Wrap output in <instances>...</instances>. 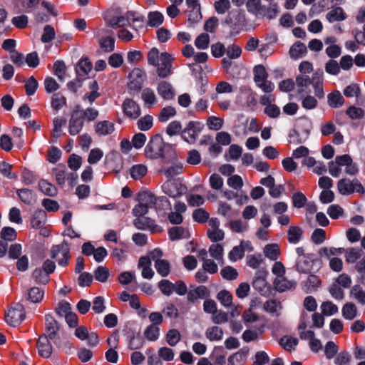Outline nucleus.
Here are the masks:
<instances>
[{
	"label": "nucleus",
	"instance_id": "48",
	"mask_svg": "<svg viewBox=\"0 0 365 365\" xmlns=\"http://www.w3.org/2000/svg\"><path fill=\"white\" fill-rule=\"evenodd\" d=\"M345 249L342 247H323L319 250V254L321 257L329 258L331 256H335L344 253Z\"/></svg>",
	"mask_w": 365,
	"mask_h": 365
},
{
	"label": "nucleus",
	"instance_id": "39",
	"mask_svg": "<svg viewBox=\"0 0 365 365\" xmlns=\"http://www.w3.org/2000/svg\"><path fill=\"white\" fill-rule=\"evenodd\" d=\"M302 230L297 226L290 227L287 232V239L289 242L292 244L297 243L302 236Z\"/></svg>",
	"mask_w": 365,
	"mask_h": 365
},
{
	"label": "nucleus",
	"instance_id": "47",
	"mask_svg": "<svg viewBox=\"0 0 365 365\" xmlns=\"http://www.w3.org/2000/svg\"><path fill=\"white\" fill-rule=\"evenodd\" d=\"M176 115V110L172 106H166L161 109L158 115V120L161 123L167 122L170 118Z\"/></svg>",
	"mask_w": 365,
	"mask_h": 365
},
{
	"label": "nucleus",
	"instance_id": "30",
	"mask_svg": "<svg viewBox=\"0 0 365 365\" xmlns=\"http://www.w3.org/2000/svg\"><path fill=\"white\" fill-rule=\"evenodd\" d=\"M329 22L344 21L346 19V14L341 7H336L330 10L326 15Z\"/></svg>",
	"mask_w": 365,
	"mask_h": 365
},
{
	"label": "nucleus",
	"instance_id": "60",
	"mask_svg": "<svg viewBox=\"0 0 365 365\" xmlns=\"http://www.w3.org/2000/svg\"><path fill=\"white\" fill-rule=\"evenodd\" d=\"M210 43V36L207 34L202 33L200 35H199L195 41V45L198 49H206L208 48Z\"/></svg>",
	"mask_w": 365,
	"mask_h": 365
},
{
	"label": "nucleus",
	"instance_id": "61",
	"mask_svg": "<svg viewBox=\"0 0 365 365\" xmlns=\"http://www.w3.org/2000/svg\"><path fill=\"white\" fill-rule=\"evenodd\" d=\"M54 73L58 78L63 81L66 71V66L63 61H57L53 64Z\"/></svg>",
	"mask_w": 365,
	"mask_h": 365
},
{
	"label": "nucleus",
	"instance_id": "54",
	"mask_svg": "<svg viewBox=\"0 0 365 365\" xmlns=\"http://www.w3.org/2000/svg\"><path fill=\"white\" fill-rule=\"evenodd\" d=\"M144 335L149 341H156L159 338L160 329L158 326L149 325L144 331Z\"/></svg>",
	"mask_w": 365,
	"mask_h": 365
},
{
	"label": "nucleus",
	"instance_id": "34",
	"mask_svg": "<svg viewBox=\"0 0 365 365\" xmlns=\"http://www.w3.org/2000/svg\"><path fill=\"white\" fill-rule=\"evenodd\" d=\"M141 98L145 105L148 108L156 104L158 102V99L154 91L150 88L143 89L141 92Z\"/></svg>",
	"mask_w": 365,
	"mask_h": 365
},
{
	"label": "nucleus",
	"instance_id": "33",
	"mask_svg": "<svg viewBox=\"0 0 365 365\" xmlns=\"http://www.w3.org/2000/svg\"><path fill=\"white\" fill-rule=\"evenodd\" d=\"M327 101L331 108H337L344 105V98L339 91H335L327 96Z\"/></svg>",
	"mask_w": 365,
	"mask_h": 365
},
{
	"label": "nucleus",
	"instance_id": "19",
	"mask_svg": "<svg viewBox=\"0 0 365 365\" xmlns=\"http://www.w3.org/2000/svg\"><path fill=\"white\" fill-rule=\"evenodd\" d=\"M45 329L47 333L46 336L51 339H53L56 337L60 329L58 322L50 314L45 315Z\"/></svg>",
	"mask_w": 365,
	"mask_h": 365
},
{
	"label": "nucleus",
	"instance_id": "31",
	"mask_svg": "<svg viewBox=\"0 0 365 365\" xmlns=\"http://www.w3.org/2000/svg\"><path fill=\"white\" fill-rule=\"evenodd\" d=\"M205 334L206 338L211 341H220L223 338L224 331L221 327L212 326L206 329Z\"/></svg>",
	"mask_w": 365,
	"mask_h": 365
},
{
	"label": "nucleus",
	"instance_id": "59",
	"mask_svg": "<svg viewBox=\"0 0 365 365\" xmlns=\"http://www.w3.org/2000/svg\"><path fill=\"white\" fill-rule=\"evenodd\" d=\"M66 103V98L61 93H55L52 96L51 106L56 110H58L62 108Z\"/></svg>",
	"mask_w": 365,
	"mask_h": 365
},
{
	"label": "nucleus",
	"instance_id": "42",
	"mask_svg": "<svg viewBox=\"0 0 365 365\" xmlns=\"http://www.w3.org/2000/svg\"><path fill=\"white\" fill-rule=\"evenodd\" d=\"M44 296V291L38 287L31 288L27 294V299L33 303L40 302Z\"/></svg>",
	"mask_w": 365,
	"mask_h": 365
},
{
	"label": "nucleus",
	"instance_id": "17",
	"mask_svg": "<svg viewBox=\"0 0 365 365\" xmlns=\"http://www.w3.org/2000/svg\"><path fill=\"white\" fill-rule=\"evenodd\" d=\"M313 255L297 258L296 261V269L300 273H309L312 269L315 262Z\"/></svg>",
	"mask_w": 365,
	"mask_h": 365
},
{
	"label": "nucleus",
	"instance_id": "22",
	"mask_svg": "<svg viewBox=\"0 0 365 365\" xmlns=\"http://www.w3.org/2000/svg\"><path fill=\"white\" fill-rule=\"evenodd\" d=\"M137 200L150 209L156 204L157 197L150 192L143 191L138 193Z\"/></svg>",
	"mask_w": 365,
	"mask_h": 365
},
{
	"label": "nucleus",
	"instance_id": "3",
	"mask_svg": "<svg viewBox=\"0 0 365 365\" xmlns=\"http://www.w3.org/2000/svg\"><path fill=\"white\" fill-rule=\"evenodd\" d=\"M337 189L339 192L343 195H348L354 192L364 193V189L357 179L351 180L348 178H342L337 182Z\"/></svg>",
	"mask_w": 365,
	"mask_h": 365
},
{
	"label": "nucleus",
	"instance_id": "5",
	"mask_svg": "<svg viewBox=\"0 0 365 365\" xmlns=\"http://www.w3.org/2000/svg\"><path fill=\"white\" fill-rule=\"evenodd\" d=\"M6 322L13 327L20 324L25 319L24 307L21 304H16L14 307L9 309L6 314Z\"/></svg>",
	"mask_w": 365,
	"mask_h": 365
},
{
	"label": "nucleus",
	"instance_id": "32",
	"mask_svg": "<svg viewBox=\"0 0 365 365\" xmlns=\"http://www.w3.org/2000/svg\"><path fill=\"white\" fill-rule=\"evenodd\" d=\"M279 14V6L277 3L269 4L268 6L263 8L260 18H267L269 20L275 19Z\"/></svg>",
	"mask_w": 365,
	"mask_h": 365
},
{
	"label": "nucleus",
	"instance_id": "18",
	"mask_svg": "<svg viewBox=\"0 0 365 365\" xmlns=\"http://www.w3.org/2000/svg\"><path fill=\"white\" fill-rule=\"evenodd\" d=\"M273 284L274 289L279 292H284L294 290L297 287V282L294 280H289L284 276L275 278Z\"/></svg>",
	"mask_w": 365,
	"mask_h": 365
},
{
	"label": "nucleus",
	"instance_id": "25",
	"mask_svg": "<svg viewBox=\"0 0 365 365\" xmlns=\"http://www.w3.org/2000/svg\"><path fill=\"white\" fill-rule=\"evenodd\" d=\"M46 213L40 209L34 212L31 219V225L33 228L41 229L46 223Z\"/></svg>",
	"mask_w": 365,
	"mask_h": 365
},
{
	"label": "nucleus",
	"instance_id": "10",
	"mask_svg": "<svg viewBox=\"0 0 365 365\" xmlns=\"http://www.w3.org/2000/svg\"><path fill=\"white\" fill-rule=\"evenodd\" d=\"M158 75L165 78L171 73V58L169 53L165 52L160 54V61L157 64Z\"/></svg>",
	"mask_w": 365,
	"mask_h": 365
},
{
	"label": "nucleus",
	"instance_id": "28",
	"mask_svg": "<svg viewBox=\"0 0 365 365\" xmlns=\"http://www.w3.org/2000/svg\"><path fill=\"white\" fill-rule=\"evenodd\" d=\"M246 8L249 13L253 14L256 18H260L264 6L262 4L261 0H247Z\"/></svg>",
	"mask_w": 365,
	"mask_h": 365
},
{
	"label": "nucleus",
	"instance_id": "62",
	"mask_svg": "<svg viewBox=\"0 0 365 365\" xmlns=\"http://www.w3.org/2000/svg\"><path fill=\"white\" fill-rule=\"evenodd\" d=\"M216 12L219 14H225L231 7L230 0H218L214 4Z\"/></svg>",
	"mask_w": 365,
	"mask_h": 365
},
{
	"label": "nucleus",
	"instance_id": "53",
	"mask_svg": "<svg viewBox=\"0 0 365 365\" xmlns=\"http://www.w3.org/2000/svg\"><path fill=\"white\" fill-rule=\"evenodd\" d=\"M253 75L255 83L257 81H262V80H264L269 76L265 67L262 65H257L254 67Z\"/></svg>",
	"mask_w": 365,
	"mask_h": 365
},
{
	"label": "nucleus",
	"instance_id": "9",
	"mask_svg": "<svg viewBox=\"0 0 365 365\" xmlns=\"http://www.w3.org/2000/svg\"><path fill=\"white\" fill-rule=\"evenodd\" d=\"M78 108L79 106H77L72 112L69 120L68 132L72 135L78 134L83 126V115Z\"/></svg>",
	"mask_w": 365,
	"mask_h": 365
},
{
	"label": "nucleus",
	"instance_id": "24",
	"mask_svg": "<svg viewBox=\"0 0 365 365\" xmlns=\"http://www.w3.org/2000/svg\"><path fill=\"white\" fill-rule=\"evenodd\" d=\"M158 94L165 100H171L175 96V91L170 83L166 81L160 82L157 88Z\"/></svg>",
	"mask_w": 365,
	"mask_h": 365
},
{
	"label": "nucleus",
	"instance_id": "51",
	"mask_svg": "<svg viewBox=\"0 0 365 365\" xmlns=\"http://www.w3.org/2000/svg\"><path fill=\"white\" fill-rule=\"evenodd\" d=\"M180 333L175 329L169 330L165 336L167 343L171 346H175L180 341Z\"/></svg>",
	"mask_w": 365,
	"mask_h": 365
},
{
	"label": "nucleus",
	"instance_id": "20",
	"mask_svg": "<svg viewBox=\"0 0 365 365\" xmlns=\"http://www.w3.org/2000/svg\"><path fill=\"white\" fill-rule=\"evenodd\" d=\"M324 74L322 71H317L312 78V85L314 89L315 96L319 99L324 98L323 91Z\"/></svg>",
	"mask_w": 365,
	"mask_h": 365
},
{
	"label": "nucleus",
	"instance_id": "40",
	"mask_svg": "<svg viewBox=\"0 0 365 365\" xmlns=\"http://www.w3.org/2000/svg\"><path fill=\"white\" fill-rule=\"evenodd\" d=\"M280 346L286 351H292L298 344V339L294 337L284 336L279 341Z\"/></svg>",
	"mask_w": 365,
	"mask_h": 365
},
{
	"label": "nucleus",
	"instance_id": "21",
	"mask_svg": "<svg viewBox=\"0 0 365 365\" xmlns=\"http://www.w3.org/2000/svg\"><path fill=\"white\" fill-rule=\"evenodd\" d=\"M169 239L171 241L179 240L181 239H188L190 237L189 230L182 226H175L168 230Z\"/></svg>",
	"mask_w": 365,
	"mask_h": 365
},
{
	"label": "nucleus",
	"instance_id": "64",
	"mask_svg": "<svg viewBox=\"0 0 365 365\" xmlns=\"http://www.w3.org/2000/svg\"><path fill=\"white\" fill-rule=\"evenodd\" d=\"M224 120L216 116H210L207 120V125L210 130H218L222 128Z\"/></svg>",
	"mask_w": 365,
	"mask_h": 365
},
{
	"label": "nucleus",
	"instance_id": "63",
	"mask_svg": "<svg viewBox=\"0 0 365 365\" xmlns=\"http://www.w3.org/2000/svg\"><path fill=\"white\" fill-rule=\"evenodd\" d=\"M351 277L345 273L341 274L334 280V282L342 289L349 288L351 284Z\"/></svg>",
	"mask_w": 365,
	"mask_h": 365
},
{
	"label": "nucleus",
	"instance_id": "46",
	"mask_svg": "<svg viewBox=\"0 0 365 365\" xmlns=\"http://www.w3.org/2000/svg\"><path fill=\"white\" fill-rule=\"evenodd\" d=\"M158 287L161 293L165 296H170L174 292V283L168 279H162L158 283Z\"/></svg>",
	"mask_w": 365,
	"mask_h": 365
},
{
	"label": "nucleus",
	"instance_id": "35",
	"mask_svg": "<svg viewBox=\"0 0 365 365\" xmlns=\"http://www.w3.org/2000/svg\"><path fill=\"white\" fill-rule=\"evenodd\" d=\"M38 187L40 190L46 195L54 197L57 195L58 190L55 185L46 180H40Z\"/></svg>",
	"mask_w": 365,
	"mask_h": 365
},
{
	"label": "nucleus",
	"instance_id": "26",
	"mask_svg": "<svg viewBox=\"0 0 365 365\" xmlns=\"http://www.w3.org/2000/svg\"><path fill=\"white\" fill-rule=\"evenodd\" d=\"M363 255V251L358 247L345 249L344 258L347 263H356Z\"/></svg>",
	"mask_w": 365,
	"mask_h": 365
},
{
	"label": "nucleus",
	"instance_id": "37",
	"mask_svg": "<svg viewBox=\"0 0 365 365\" xmlns=\"http://www.w3.org/2000/svg\"><path fill=\"white\" fill-rule=\"evenodd\" d=\"M92 69V63L87 58H82L78 63L76 71L78 76H86Z\"/></svg>",
	"mask_w": 365,
	"mask_h": 365
},
{
	"label": "nucleus",
	"instance_id": "23",
	"mask_svg": "<svg viewBox=\"0 0 365 365\" xmlns=\"http://www.w3.org/2000/svg\"><path fill=\"white\" fill-rule=\"evenodd\" d=\"M198 135V130L194 122H190L187 126L182 132V138L189 143L195 142Z\"/></svg>",
	"mask_w": 365,
	"mask_h": 365
},
{
	"label": "nucleus",
	"instance_id": "41",
	"mask_svg": "<svg viewBox=\"0 0 365 365\" xmlns=\"http://www.w3.org/2000/svg\"><path fill=\"white\" fill-rule=\"evenodd\" d=\"M17 193L21 200L25 204L32 205L36 201L35 195L29 189L18 190Z\"/></svg>",
	"mask_w": 365,
	"mask_h": 365
},
{
	"label": "nucleus",
	"instance_id": "7",
	"mask_svg": "<svg viewBox=\"0 0 365 365\" xmlns=\"http://www.w3.org/2000/svg\"><path fill=\"white\" fill-rule=\"evenodd\" d=\"M94 37L98 38L100 47L106 53H110L115 50V39L113 36H103L107 33L105 29H96L93 31Z\"/></svg>",
	"mask_w": 365,
	"mask_h": 365
},
{
	"label": "nucleus",
	"instance_id": "44",
	"mask_svg": "<svg viewBox=\"0 0 365 365\" xmlns=\"http://www.w3.org/2000/svg\"><path fill=\"white\" fill-rule=\"evenodd\" d=\"M164 16L159 11H151L148 15V25L152 27H157L163 24Z\"/></svg>",
	"mask_w": 365,
	"mask_h": 365
},
{
	"label": "nucleus",
	"instance_id": "11",
	"mask_svg": "<svg viewBox=\"0 0 365 365\" xmlns=\"http://www.w3.org/2000/svg\"><path fill=\"white\" fill-rule=\"evenodd\" d=\"M134 226L138 230H149L152 232H161L162 228L155 223L150 217H140L133 220Z\"/></svg>",
	"mask_w": 365,
	"mask_h": 365
},
{
	"label": "nucleus",
	"instance_id": "38",
	"mask_svg": "<svg viewBox=\"0 0 365 365\" xmlns=\"http://www.w3.org/2000/svg\"><path fill=\"white\" fill-rule=\"evenodd\" d=\"M148 172V168L145 165L138 164L133 165L130 170V175L134 180H140L143 178Z\"/></svg>",
	"mask_w": 365,
	"mask_h": 365
},
{
	"label": "nucleus",
	"instance_id": "1",
	"mask_svg": "<svg viewBox=\"0 0 365 365\" xmlns=\"http://www.w3.org/2000/svg\"><path fill=\"white\" fill-rule=\"evenodd\" d=\"M106 24L113 29L130 26L135 30L143 26V19L135 12L128 11L123 16H114L107 12L104 16Z\"/></svg>",
	"mask_w": 365,
	"mask_h": 365
},
{
	"label": "nucleus",
	"instance_id": "57",
	"mask_svg": "<svg viewBox=\"0 0 365 365\" xmlns=\"http://www.w3.org/2000/svg\"><path fill=\"white\" fill-rule=\"evenodd\" d=\"M110 275L109 269L104 266H99L94 271V277L96 280L101 282H106Z\"/></svg>",
	"mask_w": 365,
	"mask_h": 365
},
{
	"label": "nucleus",
	"instance_id": "6",
	"mask_svg": "<svg viewBox=\"0 0 365 365\" xmlns=\"http://www.w3.org/2000/svg\"><path fill=\"white\" fill-rule=\"evenodd\" d=\"M128 87L130 91H138L146 79L145 71L140 68H135L128 76Z\"/></svg>",
	"mask_w": 365,
	"mask_h": 365
},
{
	"label": "nucleus",
	"instance_id": "4",
	"mask_svg": "<svg viewBox=\"0 0 365 365\" xmlns=\"http://www.w3.org/2000/svg\"><path fill=\"white\" fill-rule=\"evenodd\" d=\"M51 257L56 259L58 264L65 267L68 264V261L71 258L70 248L66 242L53 246L51 250Z\"/></svg>",
	"mask_w": 365,
	"mask_h": 365
},
{
	"label": "nucleus",
	"instance_id": "50",
	"mask_svg": "<svg viewBox=\"0 0 365 365\" xmlns=\"http://www.w3.org/2000/svg\"><path fill=\"white\" fill-rule=\"evenodd\" d=\"M320 309L322 314L324 316H331L338 312V307L329 301L323 302Z\"/></svg>",
	"mask_w": 365,
	"mask_h": 365
},
{
	"label": "nucleus",
	"instance_id": "16",
	"mask_svg": "<svg viewBox=\"0 0 365 365\" xmlns=\"http://www.w3.org/2000/svg\"><path fill=\"white\" fill-rule=\"evenodd\" d=\"M210 297V291L205 286H198L190 289L187 294V300L190 303H195L199 299H207Z\"/></svg>",
	"mask_w": 365,
	"mask_h": 365
},
{
	"label": "nucleus",
	"instance_id": "27",
	"mask_svg": "<svg viewBox=\"0 0 365 365\" xmlns=\"http://www.w3.org/2000/svg\"><path fill=\"white\" fill-rule=\"evenodd\" d=\"M358 314L357 307L353 302H346L341 308L342 317L346 320H354Z\"/></svg>",
	"mask_w": 365,
	"mask_h": 365
},
{
	"label": "nucleus",
	"instance_id": "49",
	"mask_svg": "<svg viewBox=\"0 0 365 365\" xmlns=\"http://www.w3.org/2000/svg\"><path fill=\"white\" fill-rule=\"evenodd\" d=\"M217 299L220 301L221 304L225 307H230L232 304V295L227 290H221L218 292Z\"/></svg>",
	"mask_w": 365,
	"mask_h": 365
},
{
	"label": "nucleus",
	"instance_id": "36",
	"mask_svg": "<svg viewBox=\"0 0 365 365\" xmlns=\"http://www.w3.org/2000/svg\"><path fill=\"white\" fill-rule=\"evenodd\" d=\"M307 52V47L304 43L302 42H297L292 45L289 50L291 58L297 59Z\"/></svg>",
	"mask_w": 365,
	"mask_h": 365
},
{
	"label": "nucleus",
	"instance_id": "13",
	"mask_svg": "<svg viewBox=\"0 0 365 365\" xmlns=\"http://www.w3.org/2000/svg\"><path fill=\"white\" fill-rule=\"evenodd\" d=\"M48 338L46 334H42L39 336L36 344L38 354L45 359L49 358L53 352V347Z\"/></svg>",
	"mask_w": 365,
	"mask_h": 365
},
{
	"label": "nucleus",
	"instance_id": "2",
	"mask_svg": "<svg viewBox=\"0 0 365 365\" xmlns=\"http://www.w3.org/2000/svg\"><path fill=\"white\" fill-rule=\"evenodd\" d=\"M164 142L159 135L153 136L145 148V155L150 159H158L163 156Z\"/></svg>",
	"mask_w": 365,
	"mask_h": 365
},
{
	"label": "nucleus",
	"instance_id": "55",
	"mask_svg": "<svg viewBox=\"0 0 365 365\" xmlns=\"http://www.w3.org/2000/svg\"><path fill=\"white\" fill-rule=\"evenodd\" d=\"M350 294L359 303L365 304V291L359 285H354Z\"/></svg>",
	"mask_w": 365,
	"mask_h": 365
},
{
	"label": "nucleus",
	"instance_id": "56",
	"mask_svg": "<svg viewBox=\"0 0 365 365\" xmlns=\"http://www.w3.org/2000/svg\"><path fill=\"white\" fill-rule=\"evenodd\" d=\"M33 277L38 283L46 284L49 281V275L41 268H36L33 272Z\"/></svg>",
	"mask_w": 365,
	"mask_h": 365
},
{
	"label": "nucleus",
	"instance_id": "45",
	"mask_svg": "<svg viewBox=\"0 0 365 365\" xmlns=\"http://www.w3.org/2000/svg\"><path fill=\"white\" fill-rule=\"evenodd\" d=\"M264 255L271 260H276L279 254V248L277 244H269L264 248Z\"/></svg>",
	"mask_w": 365,
	"mask_h": 365
},
{
	"label": "nucleus",
	"instance_id": "29",
	"mask_svg": "<svg viewBox=\"0 0 365 365\" xmlns=\"http://www.w3.org/2000/svg\"><path fill=\"white\" fill-rule=\"evenodd\" d=\"M114 131V124L108 120L98 122L96 125V133L99 135H110Z\"/></svg>",
	"mask_w": 365,
	"mask_h": 365
},
{
	"label": "nucleus",
	"instance_id": "14",
	"mask_svg": "<svg viewBox=\"0 0 365 365\" xmlns=\"http://www.w3.org/2000/svg\"><path fill=\"white\" fill-rule=\"evenodd\" d=\"M336 163L338 165L345 166V173L349 175H355L359 170L356 163H353L351 158L347 155L336 157Z\"/></svg>",
	"mask_w": 365,
	"mask_h": 365
},
{
	"label": "nucleus",
	"instance_id": "8",
	"mask_svg": "<svg viewBox=\"0 0 365 365\" xmlns=\"http://www.w3.org/2000/svg\"><path fill=\"white\" fill-rule=\"evenodd\" d=\"M163 192L170 197H178L186 191V187L176 180H167L162 185Z\"/></svg>",
	"mask_w": 365,
	"mask_h": 365
},
{
	"label": "nucleus",
	"instance_id": "15",
	"mask_svg": "<svg viewBox=\"0 0 365 365\" xmlns=\"http://www.w3.org/2000/svg\"><path fill=\"white\" fill-rule=\"evenodd\" d=\"M183 165L181 162H175L170 165H163L159 170L160 174L164 175L168 180H173V178L182 173Z\"/></svg>",
	"mask_w": 365,
	"mask_h": 365
},
{
	"label": "nucleus",
	"instance_id": "58",
	"mask_svg": "<svg viewBox=\"0 0 365 365\" xmlns=\"http://www.w3.org/2000/svg\"><path fill=\"white\" fill-rule=\"evenodd\" d=\"M153 117L150 115H146L138 120L137 125L140 130L145 131L152 128L153 124Z\"/></svg>",
	"mask_w": 365,
	"mask_h": 365
},
{
	"label": "nucleus",
	"instance_id": "12",
	"mask_svg": "<svg viewBox=\"0 0 365 365\" xmlns=\"http://www.w3.org/2000/svg\"><path fill=\"white\" fill-rule=\"evenodd\" d=\"M122 109L124 114L132 119L138 118L141 113L139 105L133 99L126 98L123 104Z\"/></svg>",
	"mask_w": 365,
	"mask_h": 365
},
{
	"label": "nucleus",
	"instance_id": "52",
	"mask_svg": "<svg viewBox=\"0 0 365 365\" xmlns=\"http://www.w3.org/2000/svg\"><path fill=\"white\" fill-rule=\"evenodd\" d=\"M321 284L320 279L314 274H310L305 282L307 292H312L317 289Z\"/></svg>",
	"mask_w": 365,
	"mask_h": 365
},
{
	"label": "nucleus",
	"instance_id": "43",
	"mask_svg": "<svg viewBox=\"0 0 365 365\" xmlns=\"http://www.w3.org/2000/svg\"><path fill=\"white\" fill-rule=\"evenodd\" d=\"M155 268L157 272L162 277H167L170 272V263L165 259H157L155 263Z\"/></svg>",
	"mask_w": 365,
	"mask_h": 365
}]
</instances>
